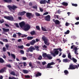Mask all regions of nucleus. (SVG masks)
Instances as JSON below:
<instances>
[{
    "mask_svg": "<svg viewBox=\"0 0 79 79\" xmlns=\"http://www.w3.org/2000/svg\"><path fill=\"white\" fill-rule=\"evenodd\" d=\"M19 25L21 28H22L23 27H24L23 29L25 31H29V29L31 28V26L29 24H27L25 25V22H22L19 23Z\"/></svg>",
    "mask_w": 79,
    "mask_h": 79,
    "instance_id": "obj_1",
    "label": "nucleus"
},
{
    "mask_svg": "<svg viewBox=\"0 0 79 79\" xmlns=\"http://www.w3.org/2000/svg\"><path fill=\"white\" fill-rule=\"evenodd\" d=\"M29 48L30 52H33V50H35V48L36 49V50H37V51H39V47L37 46H34H34H31Z\"/></svg>",
    "mask_w": 79,
    "mask_h": 79,
    "instance_id": "obj_2",
    "label": "nucleus"
},
{
    "mask_svg": "<svg viewBox=\"0 0 79 79\" xmlns=\"http://www.w3.org/2000/svg\"><path fill=\"white\" fill-rule=\"evenodd\" d=\"M42 40L44 42V43L46 45L48 46L50 45V43L48 42V39H47V37L45 36H44L42 37Z\"/></svg>",
    "mask_w": 79,
    "mask_h": 79,
    "instance_id": "obj_3",
    "label": "nucleus"
},
{
    "mask_svg": "<svg viewBox=\"0 0 79 79\" xmlns=\"http://www.w3.org/2000/svg\"><path fill=\"white\" fill-rule=\"evenodd\" d=\"M58 49L57 48L54 49V52H51V54L52 56H53L54 57H55L56 55H58L59 53V51H58Z\"/></svg>",
    "mask_w": 79,
    "mask_h": 79,
    "instance_id": "obj_4",
    "label": "nucleus"
},
{
    "mask_svg": "<svg viewBox=\"0 0 79 79\" xmlns=\"http://www.w3.org/2000/svg\"><path fill=\"white\" fill-rule=\"evenodd\" d=\"M7 8H9L10 10L11 11L12 10H15L18 8V7L15 5H13L12 6H11V5H9L7 6Z\"/></svg>",
    "mask_w": 79,
    "mask_h": 79,
    "instance_id": "obj_5",
    "label": "nucleus"
},
{
    "mask_svg": "<svg viewBox=\"0 0 79 79\" xmlns=\"http://www.w3.org/2000/svg\"><path fill=\"white\" fill-rule=\"evenodd\" d=\"M4 18L5 19H7V20H9L11 21H14V18L12 16H5L4 17Z\"/></svg>",
    "mask_w": 79,
    "mask_h": 79,
    "instance_id": "obj_6",
    "label": "nucleus"
},
{
    "mask_svg": "<svg viewBox=\"0 0 79 79\" xmlns=\"http://www.w3.org/2000/svg\"><path fill=\"white\" fill-rule=\"evenodd\" d=\"M54 64H55V63L54 62H52L51 63H49L48 64L47 66L46 67V68H52L53 66H51L52 65H54Z\"/></svg>",
    "mask_w": 79,
    "mask_h": 79,
    "instance_id": "obj_7",
    "label": "nucleus"
},
{
    "mask_svg": "<svg viewBox=\"0 0 79 79\" xmlns=\"http://www.w3.org/2000/svg\"><path fill=\"white\" fill-rule=\"evenodd\" d=\"M50 16L48 15L45 17V19L47 21H50Z\"/></svg>",
    "mask_w": 79,
    "mask_h": 79,
    "instance_id": "obj_8",
    "label": "nucleus"
},
{
    "mask_svg": "<svg viewBox=\"0 0 79 79\" xmlns=\"http://www.w3.org/2000/svg\"><path fill=\"white\" fill-rule=\"evenodd\" d=\"M25 13H26V12L23 11V12H19L18 15L19 16H23V15H25Z\"/></svg>",
    "mask_w": 79,
    "mask_h": 79,
    "instance_id": "obj_9",
    "label": "nucleus"
},
{
    "mask_svg": "<svg viewBox=\"0 0 79 79\" xmlns=\"http://www.w3.org/2000/svg\"><path fill=\"white\" fill-rule=\"evenodd\" d=\"M32 14L31 13H26L27 17H28L29 19H31V16Z\"/></svg>",
    "mask_w": 79,
    "mask_h": 79,
    "instance_id": "obj_10",
    "label": "nucleus"
},
{
    "mask_svg": "<svg viewBox=\"0 0 79 79\" xmlns=\"http://www.w3.org/2000/svg\"><path fill=\"white\" fill-rule=\"evenodd\" d=\"M36 42V41H35V40H32V41L30 42V45H34V44Z\"/></svg>",
    "mask_w": 79,
    "mask_h": 79,
    "instance_id": "obj_11",
    "label": "nucleus"
},
{
    "mask_svg": "<svg viewBox=\"0 0 79 79\" xmlns=\"http://www.w3.org/2000/svg\"><path fill=\"white\" fill-rule=\"evenodd\" d=\"M69 69H75L76 68L74 67L72 65H69V67L68 68Z\"/></svg>",
    "mask_w": 79,
    "mask_h": 79,
    "instance_id": "obj_12",
    "label": "nucleus"
},
{
    "mask_svg": "<svg viewBox=\"0 0 79 79\" xmlns=\"http://www.w3.org/2000/svg\"><path fill=\"white\" fill-rule=\"evenodd\" d=\"M63 61L64 63H68V62H70L71 60H68L67 59H65L63 60Z\"/></svg>",
    "mask_w": 79,
    "mask_h": 79,
    "instance_id": "obj_13",
    "label": "nucleus"
},
{
    "mask_svg": "<svg viewBox=\"0 0 79 79\" xmlns=\"http://www.w3.org/2000/svg\"><path fill=\"white\" fill-rule=\"evenodd\" d=\"M3 1L5 3H11L12 2V0H3Z\"/></svg>",
    "mask_w": 79,
    "mask_h": 79,
    "instance_id": "obj_14",
    "label": "nucleus"
},
{
    "mask_svg": "<svg viewBox=\"0 0 79 79\" xmlns=\"http://www.w3.org/2000/svg\"><path fill=\"white\" fill-rule=\"evenodd\" d=\"M42 75V73H37L35 75V77H39V76H41Z\"/></svg>",
    "mask_w": 79,
    "mask_h": 79,
    "instance_id": "obj_15",
    "label": "nucleus"
},
{
    "mask_svg": "<svg viewBox=\"0 0 79 79\" xmlns=\"http://www.w3.org/2000/svg\"><path fill=\"white\" fill-rule=\"evenodd\" d=\"M2 30L4 32H9V31H10V29H6L3 28H2Z\"/></svg>",
    "mask_w": 79,
    "mask_h": 79,
    "instance_id": "obj_16",
    "label": "nucleus"
},
{
    "mask_svg": "<svg viewBox=\"0 0 79 79\" xmlns=\"http://www.w3.org/2000/svg\"><path fill=\"white\" fill-rule=\"evenodd\" d=\"M50 54H48L47 56V57L48 59V60H52L53 57L52 56H51Z\"/></svg>",
    "mask_w": 79,
    "mask_h": 79,
    "instance_id": "obj_17",
    "label": "nucleus"
},
{
    "mask_svg": "<svg viewBox=\"0 0 79 79\" xmlns=\"http://www.w3.org/2000/svg\"><path fill=\"white\" fill-rule=\"evenodd\" d=\"M71 60H72L74 63H76L77 62V60L76 59L74 58V57H73L71 59Z\"/></svg>",
    "mask_w": 79,
    "mask_h": 79,
    "instance_id": "obj_18",
    "label": "nucleus"
},
{
    "mask_svg": "<svg viewBox=\"0 0 79 79\" xmlns=\"http://www.w3.org/2000/svg\"><path fill=\"white\" fill-rule=\"evenodd\" d=\"M40 3V4H46V2L43 0H41Z\"/></svg>",
    "mask_w": 79,
    "mask_h": 79,
    "instance_id": "obj_19",
    "label": "nucleus"
},
{
    "mask_svg": "<svg viewBox=\"0 0 79 79\" xmlns=\"http://www.w3.org/2000/svg\"><path fill=\"white\" fill-rule=\"evenodd\" d=\"M55 24H57V25H59L60 24V22L58 20H56V22H55Z\"/></svg>",
    "mask_w": 79,
    "mask_h": 79,
    "instance_id": "obj_20",
    "label": "nucleus"
},
{
    "mask_svg": "<svg viewBox=\"0 0 79 79\" xmlns=\"http://www.w3.org/2000/svg\"><path fill=\"white\" fill-rule=\"evenodd\" d=\"M28 40H32L34 39V37L32 36H28L27 38Z\"/></svg>",
    "mask_w": 79,
    "mask_h": 79,
    "instance_id": "obj_21",
    "label": "nucleus"
},
{
    "mask_svg": "<svg viewBox=\"0 0 79 79\" xmlns=\"http://www.w3.org/2000/svg\"><path fill=\"white\" fill-rule=\"evenodd\" d=\"M68 58L69 59H70V60H71L72 58H71V57H72V56L71 55V53L69 52L68 55Z\"/></svg>",
    "mask_w": 79,
    "mask_h": 79,
    "instance_id": "obj_22",
    "label": "nucleus"
},
{
    "mask_svg": "<svg viewBox=\"0 0 79 79\" xmlns=\"http://www.w3.org/2000/svg\"><path fill=\"white\" fill-rule=\"evenodd\" d=\"M48 54H47V53H44L42 54V56L44 58H45L46 57H47Z\"/></svg>",
    "mask_w": 79,
    "mask_h": 79,
    "instance_id": "obj_23",
    "label": "nucleus"
},
{
    "mask_svg": "<svg viewBox=\"0 0 79 79\" xmlns=\"http://www.w3.org/2000/svg\"><path fill=\"white\" fill-rule=\"evenodd\" d=\"M6 69V67H4L3 69H2L1 70H0V73H3L5 71V69Z\"/></svg>",
    "mask_w": 79,
    "mask_h": 79,
    "instance_id": "obj_24",
    "label": "nucleus"
},
{
    "mask_svg": "<svg viewBox=\"0 0 79 79\" xmlns=\"http://www.w3.org/2000/svg\"><path fill=\"white\" fill-rule=\"evenodd\" d=\"M62 5L64 6H68V3L65 2H62Z\"/></svg>",
    "mask_w": 79,
    "mask_h": 79,
    "instance_id": "obj_25",
    "label": "nucleus"
},
{
    "mask_svg": "<svg viewBox=\"0 0 79 79\" xmlns=\"http://www.w3.org/2000/svg\"><path fill=\"white\" fill-rule=\"evenodd\" d=\"M64 73L65 75H68L69 74V72L67 70H65L64 71Z\"/></svg>",
    "mask_w": 79,
    "mask_h": 79,
    "instance_id": "obj_26",
    "label": "nucleus"
},
{
    "mask_svg": "<svg viewBox=\"0 0 79 79\" xmlns=\"http://www.w3.org/2000/svg\"><path fill=\"white\" fill-rule=\"evenodd\" d=\"M11 56L13 58V59L14 60H15L16 58V56H15V55L13 54H11Z\"/></svg>",
    "mask_w": 79,
    "mask_h": 79,
    "instance_id": "obj_27",
    "label": "nucleus"
},
{
    "mask_svg": "<svg viewBox=\"0 0 79 79\" xmlns=\"http://www.w3.org/2000/svg\"><path fill=\"white\" fill-rule=\"evenodd\" d=\"M23 72L24 74H27L29 73V71L27 70H23Z\"/></svg>",
    "mask_w": 79,
    "mask_h": 79,
    "instance_id": "obj_28",
    "label": "nucleus"
},
{
    "mask_svg": "<svg viewBox=\"0 0 79 79\" xmlns=\"http://www.w3.org/2000/svg\"><path fill=\"white\" fill-rule=\"evenodd\" d=\"M0 63H4V60L2 58L0 57Z\"/></svg>",
    "mask_w": 79,
    "mask_h": 79,
    "instance_id": "obj_29",
    "label": "nucleus"
},
{
    "mask_svg": "<svg viewBox=\"0 0 79 79\" xmlns=\"http://www.w3.org/2000/svg\"><path fill=\"white\" fill-rule=\"evenodd\" d=\"M35 33V31H32L30 32V34L31 35H34V34Z\"/></svg>",
    "mask_w": 79,
    "mask_h": 79,
    "instance_id": "obj_30",
    "label": "nucleus"
},
{
    "mask_svg": "<svg viewBox=\"0 0 79 79\" xmlns=\"http://www.w3.org/2000/svg\"><path fill=\"white\" fill-rule=\"evenodd\" d=\"M10 74L11 75H13V76H15V75H16L15 74V72L14 71H12L11 72H10Z\"/></svg>",
    "mask_w": 79,
    "mask_h": 79,
    "instance_id": "obj_31",
    "label": "nucleus"
},
{
    "mask_svg": "<svg viewBox=\"0 0 79 79\" xmlns=\"http://www.w3.org/2000/svg\"><path fill=\"white\" fill-rule=\"evenodd\" d=\"M70 31L69 30H68L66 32H65L64 33V34H69V32Z\"/></svg>",
    "mask_w": 79,
    "mask_h": 79,
    "instance_id": "obj_32",
    "label": "nucleus"
},
{
    "mask_svg": "<svg viewBox=\"0 0 79 79\" xmlns=\"http://www.w3.org/2000/svg\"><path fill=\"white\" fill-rule=\"evenodd\" d=\"M35 16H40V14H39L37 12L35 13Z\"/></svg>",
    "mask_w": 79,
    "mask_h": 79,
    "instance_id": "obj_33",
    "label": "nucleus"
},
{
    "mask_svg": "<svg viewBox=\"0 0 79 79\" xmlns=\"http://www.w3.org/2000/svg\"><path fill=\"white\" fill-rule=\"evenodd\" d=\"M36 28L37 30H38V31H40V27L38 26H36Z\"/></svg>",
    "mask_w": 79,
    "mask_h": 79,
    "instance_id": "obj_34",
    "label": "nucleus"
},
{
    "mask_svg": "<svg viewBox=\"0 0 79 79\" xmlns=\"http://www.w3.org/2000/svg\"><path fill=\"white\" fill-rule=\"evenodd\" d=\"M2 41L3 42H8V40L7 39H3Z\"/></svg>",
    "mask_w": 79,
    "mask_h": 79,
    "instance_id": "obj_35",
    "label": "nucleus"
},
{
    "mask_svg": "<svg viewBox=\"0 0 79 79\" xmlns=\"http://www.w3.org/2000/svg\"><path fill=\"white\" fill-rule=\"evenodd\" d=\"M41 29L43 31H47V30L44 27H41Z\"/></svg>",
    "mask_w": 79,
    "mask_h": 79,
    "instance_id": "obj_36",
    "label": "nucleus"
},
{
    "mask_svg": "<svg viewBox=\"0 0 79 79\" xmlns=\"http://www.w3.org/2000/svg\"><path fill=\"white\" fill-rule=\"evenodd\" d=\"M6 50H9V46L8 44H6Z\"/></svg>",
    "mask_w": 79,
    "mask_h": 79,
    "instance_id": "obj_37",
    "label": "nucleus"
},
{
    "mask_svg": "<svg viewBox=\"0 0 79 79\" xmlns=\"http://www.w3.org/2000/svg\"><path fill=\"white\" fill-rule=\"evenodd\" d=\"M6 67H8V68H11V65L10 64L6 65Z\"/></svg>",
    "mask_w": 79,
    "mask_h": 79,
    "instance_id": "obj_38",
    "label": "nucleus"
},
{
    "mask_svg": "<svg viewBox=\"0 0 79 79\" xmlns=\"http://www.w3.org/2000/svg\"><path fill=\"white\" fill-rule=\"evenodd\" d=\"M20 53L22 54V55H23L24 54V52L23 50H21L20 51Z\"/></svg>",
    "mask_w": 79,
    "mask_h": 79,
    "instance_id": "obj_39",
    "label": "nucleus"
},
{
    "mask_svg": "<svg viewBox=\"0 0 79 79\" xmlns=\"http://www.w3.org/2000/svg\"><path fill=\"white\" fill-rule=\"evenodd\" d=\"M42 59V56H40L38 58V60H41Z\"/></svg>",
    "mask_w": 79,
    "mask_h": 79,
    "instance_id": "obj_40",
    "label": "nucleus"
},
{
    "mask_svg": "<svg viewBox=\"0 0 79 79\" xmlns=\"http://www.w3.org/2000/svg\"><path fill=\"white\" fill-rule=\"evenodd\" d=\"M18 47L19 48H21V49H23L24 48V46H23V45H22L21 46H18Z\"/></svg>",
    "mask_w": 79,
    "mask_h": 79,
    "instance_id": "obj_41",
    "label": "nucleus"
},
{
    "mask_svg": "<svg viewBox=\"0 0 79 79\" xmlns=\"http://www.w3.org/2000/svg\"><path fill=\"white\" fill-rule=\"evenodd\" d=\"M0 23L1 24H2L4 23V20L3 19H2V20L0 19Z\"/></svg>",
    "mask_w": 79,
    "mask_h": 79,
    "instance_id": "obj_42",
    "label": "nucleus"
},
{
    "mask_svg": "<svg viewBox=\"0 0 79 79\" xmlns=\"http://www.w3.org/2000/svg\"><path fill=\"white\" fill-rule=\"evenodd\" d=\"M27 37V35H25V34H24V35H23V36H22L21 37L22 38H23L24 37Z\"/></svg>",
    "mask_w": 79,
    "mask_h": 79,
    "instance_id": "obj_43",
    "label": "nucleus"
},
{
    "mask_svg": "<svg viewBox=\"0 0 79 79\" xmlns=\"http://www.w3.org/2000/svg\"><path fill=\"white\" fill-rule=\"evenodd\" d=\"M72 6H77V4L73 3L72 4Z\"/></svg>",
    "mask_w": 79,
    "mask_h": 79,
    "instance_id": "obj_44",
    "label": "nucleus"
},
{
    "mask_svg": "<svg viewBox=\"0 0 79 79\" xmlns=\"http://www.w3.org/2000/svg\"><path fill=\"white\" fill-rule=\"evenodd\" d=\"M17 34H18L19 37H20V36H21V35H23V34H22L20 32H18V33H17Z\"/></svg>",
    "mask_w": 79,
    "mask_h": 79,
    "instance_id": "obj_45",
    "label": "nucleus"
},
{
    "mask_svg": "<svg viewBox=\"0 0 79 79\" xmlns=\"http://www.w3.org/2000/svg\"><path fill=\"white\" fill-rule=\"evenodd\" d=\"M43 48H47V46L45 45H44V46H43Z\"/></svg>",
    "mask_w": 79,
    "mask_h": 79,
    "instance_id": "obj_46",
    "label": "nucleus"
},
{
    "mask_svg": "<svg viewBox=\"0 0 79 79\" xmlns=\"http://www.w3.org/2000/svg\"><path fill=\"white\" fill-rule=\"evenodd\" d=\"M15 25L17 27H19V26H18V23H15Z\"/></svg>",
    "mask_w": 79,
    "mask_h": 79,
    "instance_id": "obj_47",
    "label": "nucleus"
},
{
    "mask_svg": "<svg viewBox=\"0 0 79 79\" xmlns=\"http://www.w3.org/2000/svg\"><path fill=\"white\" fill-rule=\"evenodd\" d=\"M2 49L3 52H6V48H5V47H3Z\"/></svg>",
    "mask_w": 79,
    "mask_h": 79,
    "instance_id": "obj_48",
    "label": "nucleus"
},
{
    "mask_svg": "<svg viewBox=\"0 0 79 79\" xmlns=\"http://www.w3.org/2000/svg\"><path fill=\"white\" fill-rule=\"evenodd\" d=\"M22 59L23 60H27V58H26V57H23L22 58Z\"/></svg>",
    "mask_w": 79,
    "mask_h": 79,
    "instance_id": "obj_49",
    "label": "nucleus"
},
{
    "mask_svg": "<svg viewBox=\"0 0 79 79\" xmlns=\"http://www.w3.org/2000/svg\"><path fill=\"white\" fill-rule=\"evenodd\" d=\"M25 78H30L31 77L29 75H27L25 76Z\"/></svg>",
    "mask_w": 79,
    "mask_h": 79,
    "instance_id": "obj_50",
    "label": "nucleus"
},
{
    "mask_svg": "<svg viewBox=\"0 0 79 79\" xmlns=\"http://www.w3.org/2000/svg\"><path fill=\"white\" fill-rule=\"evenodd\" d=\"M30 45H31V44H30V43H27L26 44V46H27V47H29Z\"/></svg>",
    "mask_w": 79,
    "mask_h": 79,
    "instance_id": "obj_51",
    "label": "nucleus"
},
{
    "mask_svg": "<svg viewBox=\"0 0 79 79\" xmlns=\"http://www.w3.org/2000/svg\"><path fill=\"white\" fill-rule=\"evenodd\" d=\"M57 49H58V50H59V52H61V51H62V49H61V48H57Z\"/></svg>",
    "mask_w": 79,
    "mask_h": 79,
    "instance_id": "obj_52",
    "label": "nucleus"
},
{
    "mask_svg": "<svg viewBox=\"0 0 79 79\" xmlns=\"http://www.w3.org/2000/svg\"><path fill=\"white\" fill-rule=\"evenodd\" d=\"M48 12H46L44 13L43 14V15H48Z\"/></svg>",
    "mask_w": 79,
    "mask_h": 79,
    "instance_id": "obj_53",
    "label": "nucleus"
},
{
    "mask_svg": "<svg viewBox=\"0 0 79 79\" xmlns=\"http://www.w3.org/2000/svg\"><path fill=\"white\" fill-rule=\"evenodd\" d=\"M13 37L16 38V34H14L13 35Z\"/></svg>",
    "mask_w": 79,
    "mask_h": 79,
    "instance_id": "obj_54",
    "label": "nucleus"
},
{
    "mask_svg": "<svg viewBox=\"0 0 79 79\" xmlns=\"http://www.w3.org/2000/svg\"><path fill=\"white\" fill-rule=\"evenodd\" d=\"M42 64L43 65H45L46 64V62L45 61H44L42 62Z\"/></svg>",
    "mask_w": 79,
    "mask_h": 79,
    "instance_id": "obj_55",
    "label": "nucleus"
},
{
    "mask_svg": "<svg viewBox=\"0 0 79 79\" xmlns=\"http://www.w3.org/2000/svg\"><path fill=\"white\" fill-rule=\"evenodd\" d=\"M69 24H70L68 23L67 22H66L65 23V25H66V26H69Z\"/></svg>",
    "mask_w": 79,
    "mask_h": 79,
    "instance_id": "obj_56",
    "label": "nucleus"
},
{
    "mask_svg": "<svg viewBox=\"0 0 79 79\" xmlns=\"http://www.w3.org/2000/svg\"><path fill=\"white\" fill-rule=\"evenodd\" d=\"M32 8L35 9H37V6H32Z\"/></svg>",
    "mask_w": 79,
    "mask_h": 79,
    "instance_id": "obj_57",
    "label": "nucleus"
},
{
    "mask_svg": "<svg viewBox=\"0 0 79 79\" xmlns=\"http://www.w3.org/2000/svg\"><path fill=\"white\" fill-rule=\"evenodd\" d=\"M9 79H16V78L15 77H13L12 78L11 77H9Z\"/></svg>",
    "mask_w": 79,
    "mask_h": 79,
    "instance_id": "obj_58",
    "label": "nucleus"
},
{
    "mask_svg": "<svg viewBox=\"0 0 79 79\" xmlns=\"http://www.w3.org/2000/svg\"><path fill=\"white\" fill-rule=\"evenodd\" d=\"M23 66H27V64H26V63L23 62Z\"/></svg>",
    "mask_w": 79,
    "mask_h": 79,
    "instance_id": "obj_59",
    "label": "nucleus"
},
{
    "mask_svg": "<svg viewBox=\"0 0 79 79\" xmlns=\"http://www.w3.org/2000/svg\"><path fill=\"white\" fill-rule=\"evenodd\" d=\"M74 53L76 55H78V53H77V51H74Z\"/></svg>",
    "mask_w": 79,
    "mask_h": 79,
    "instance_id": "obj_60",
    "label": "nucleus"
},
{
    "mask_svg": "<svg viewBox=\"0 0 79 79\" xmlns=\"http://www.w3.org/2000/svg\"><path fill=\"white\" fill-rule=\"evenodd\" d=\"M56 60V61H59V63H61V61L59 59H57Z\"/></svg>",
    "mask_w": 79,
    "mask_h": 79,
    "instance_id": "obj_61",
    "label": "nucleus"
},
{
    "mask_svg": "<svg viewBox=\"0 0 79 79\" xmlns=\"http://www.w3.org/2000/svg\"><path fill=\"white\" fill-rule=\"evenodd\" d=\"M67 40L66 39H64V38H63V42H64V43H65V42H66Z\"/></svg>",
    "mask_w": 79,
    "mask_h": 79,
    "instance_id": "obj_62",
    "label": "nucleus"
},
{
    "mask_svg": "<svg viewBox=\"0 0 79 79\" xmlns=\"http://www.w3.org/2000/svg\"><path fill=\"white\" fill-rule=\"evenodd\" d=\"M75 47V46L74 45H72L71 47V49H73V48L74 47Z\"/></svg>",
    "mask_w": 79,
    "mask_h": 79,
    "instance_id": "obj_63",
    "label": "nucleus"
},
{
    "mask_svg": "<svg viewBox=\"0 0 79 79\" xmlns=\"http://www.w3.org/2000/svg\"><path fill=\"white\" fill-rule=\"evenodd\" d=\"M73 50H75V51H77V48L76 47L73 49Z\"/></svg>",
    "mask_w": 79,
    "mask_h": 79,
    "instance_id": "obj_64",
    "label": "nucleus"
}]
</instances>
